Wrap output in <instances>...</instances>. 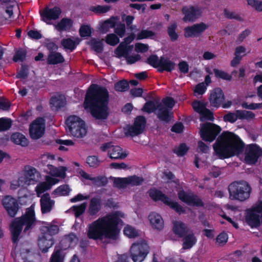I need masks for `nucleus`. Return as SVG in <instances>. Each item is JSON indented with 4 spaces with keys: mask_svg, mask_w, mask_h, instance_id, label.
I'll use <instances>...</instances> for the list:
<instances>
[{
    "mask_svg": "<svg viewBox=\"0 0 262 262\" xmlns=\"http://www.w3.org/2000/svg\"><path fill=\"white\" fill-rule=\"evenodd\" d=\"M100 149L103 151H107L108 156L112 159H123L127 156V154L122 147L111 143L103 144Z\"/></svg>",
    "mask_w": 262,
    "mask_h": 262,
    "instance_id": "9d476101",
    "label": "nucleus"
},
{
    "mask_svg": "<svg viewBox=\"0 0 262 262\" xmlns=\"http://www.w3.org/2000/svg\"><path fill=\"white\" fill-rule=\"evenodd\" d=\"M261 155L262 150L258 146L255 144L250 145L246 148L245 160L247 163L253 164L257 161L258 158Z\"/></svg>",
    "mask_w": 262,
    "mask_h": 262,
    "instance_id": "f3484780",
    "label": "nucleus"
},
{
    "mask_svg": "<svg viewBox=\"0 0 262 262\" xmlns=\"http://www.w3.org/2000/svg\"><path fill=\"white\" fill-rule=\"evenodd\" d=\"M173 231L176 234L180 236H183L190 231L187 226L180 221H176L173 223Z\"/></svg>",
    "mask_w": 262,
    "mask_h": 262,
    "instance_id": "c756f323",
    "label": "nucleus"
},
{
    "mask_svg": "<svg viewBox=\"0 0 262 262\" xmlns=\"http://www.w3.org/2000/svg\"><path fill=\"white\" fill-rule=\"evenodd\" d=\"M178 194L180 200L189 205L203 206L204 205L202 200L198 196L191 193H187L181 190L178 192Z\"/></svg>",
    "mask_w": 262,
    "mask_h": 262,
    "instance_id": "6ab92c4d",
    "label": "nucleus"
},
{
    "mask_svg": "<svg viewBox=\"0 0 262 262\" xmlns=\"http://www.w3.org/2000/svg\"><path fill=\"white\" fill-rule=\"evenodd\" d=\"M79 173L83 178L86 180H91L92 181V184L97 187L104 186L107 183V178L103 176L93 177L82 170H81L79 172Z\"/></svg>",
    "mask_w": 262,
    "mask_h": 262,
    "instance_id": "4be33fe9",
    "label": "nucleus"
},
{
    "mask_svg": "<svg viewBox=\"0 0 262 262\" xmlns=\"http://www.w3.org/2000/svg\"><path fill=\"white\" fill-rule=\"evenodd\" d=\"M114 185L115 187L122 188L128 186L127 178H117L114 180Z\"/></svg>",
    "mask_w": 262,
    "mask_h": 262,
    "instance_id": "8fccbe9b",
    "label": "nucleus"
},
{
    "mask_svg": "<svg viewBox=\"0 0 262 262\" xmlns=\"http://www.w3.org/2000/svg\"><path fill=\"white\" fill-rule=\"evenodd\" d=\"M40 178V173L34 167L26 165L23 170V176L20 181L25 182L26 185L35 184Z\"/></svg>",
    "mask_w": 262,
    "mask_h": 262,
    "instance_id": "9b49d317",
    "label": "nucleus"
},
{
    "mask_svg": "<svg viewBox=\"0 0 262 262\" xmlns=\"http://www.w3.org/2000/svg\"><path fill=\"white\" fill-rule=\"evenodd\" d=\"M48 168L49 170V173L55 177L64 178L66 177V171L67 168L64 166L56 167L51 164L48 165Z\"/></svg>",
    "mask_w": 262,
    "mask_h": 262,
    "instance_id": "7c9ffc66",
    "label": "nucleus"
},
{
    "mask_svg": "<svg viewBox=\"0 0 262 262\" xmlns=\"http://www.w3.org/2000/svg\"><path fill=\"white\" fill-rule=\"evenodd\" d=\"M127 185L130 186H138L140 185L144 181V179L142 177H137L136 176H133L127 177Z\"/></svg>",
    "mask_w": 262,
    "mask_h": 262,
    "instance_id": "79ce46f5",
    "label": "nucleus"
},
{
    "mask_svg": "<svg viewBox=\"0 0 262 262\" xmlns=\"http://www.w3.org/2000/svg\"><path fill=\"white\" fill-rule=\"evenodd\" d=\"M120 217H123V214L115 212L99 217L89 225L88 236L93 239L104 240V242L117 240L119 234L118 224Z\"/></svg>",
    "mask_w": 262,
    "mask_h": 262,
    "instance_id": "f257e3e1",
    "label": "nucleus"
},
{
    "mask_svg": "<svg viewBox=\"0 0 262 262\" xmlns=\"http://www.w3.org/2000/svg\"><path fill=\"white\" fill-rule=\"evenodd\" d=\"M156 108L157 109V116L160 120L166 122L170 121L172 114L168 108L161 103L157 105Z\"/></svg>",
    "mask_w": 262,
    "mask_h": 262,
    "instance_id": "393cba45",
    "label": "nucleus"
},
{
    "mask_svg": "<svg viewBox=\"0 0 262 262\" xmlns=\"http://www.w3.org/2000/svg\"><path fill=\"white\" fill-rule=\"evenodd\" d=\"M11 140L15 144L23 146H27L28 144V141L27 138L20 133H15L13 134L11 136Z\"/></svg>",
    "mask_w": 262,
    "mask_h": 262,
    "instance_id": "473e14b6",
    "label": "nucleus"
},
{
    "mask_svg": "<svg viewBox=\"0 0 262 262\" xmlns=\"http://www.w3.org/2000/svg\"><path fill=\"white\" fill-rule=\"evenodd\" d=\"M38 244L40 249L43 252H46L54 244L53 237L50 235H46V234H43L38 238Z\"/></svg>",
    "mask_w": 262,
    "mask_h": 262,
    "instance_id": "b1692460",
    "label": "nucleus"
},
{
    "mask_svg": "<svg viewBox=\"0 0 262 262\" xmlns=\"http://www.w3.org/2000/svg\"><path fill=\"white\" fill-rule=\"evenodd\" d=\"M221 131L219 126L211 123L202 124L200 126V135L205 141L212 142Z\"/></svg>",
    "mask_w": 262,
    "mask_h": 262,
    "instance_id": "0eeeda50",
    "label": "nucleus"
},
{
    "mask_svg": "<svg viewBox=\"0 0 262 262\" xmlns=\"http://www.w3.org/2000/svg\"><path fill=\"white\" fill-rule=\"evenodd\" d=\"M2 204L10 217H14L19 208L18 203L14 198L7 195L5 196L2 200Z\"/></svg>",
    "mask_w": 262,
    "mask_h": 262,
    "instance_id": "a211bd4d",
    "label": "nucleus"
},
{
    "mask_svg": "<svg viewBox=\"0 0 262 262\" xmlns=\"http://www.w3.org/2000/svg\"><path fill=\"white\" fill-rule=\"evenodd\" d=\"M243 143L237 136L231 132H224L217 139L213 147L221 159L238 155L243 151Z\"/></svg>",
    "mask_w": 262,
    "mask_h": 262,
    "instance_id": "7ed1b4c3",
    "label": "nucleus"
},
{
    "mask_svg": "<svg viewBox=\"0 0 262 262\" xmlns=\"http://www.w3.org/2000/svg\"><path fill=\"white\" fill-rule=\"evenodd\" d=\"M26 56V51L24 49H19L16 51L15 54L13 56V60L15 62L23 61Z\"/></svg>",
    "mask_w": 262,
    "mask_h": 262,
    "instance_id": "3c124183",
    "label": "nucleus"
},
{
    "mask_svg": "<svg viewBox=\"0 0 262 262\" xmlns=\"http://www.w3.org/2000/svg\"><path fill=\"white\" fill-rule=\"evenodd\" d=\"M49 189H50V185L46 181L40 183L35 188V191L38 197L40 196L41 194Z\"/></svg>",
    "mask_w": 262,
    "mask_h": 262,
    "instance_id": "a18cd8bd",
    "label": "nucleus"
},
{
    "mask_svg": "<svg viewBox=\"0 0 262 262\" xmlns=\"http://www.w3.org/2000/svg\"><path fill=\"white\" fill-rule=\"evenodd\" d=\"M174 65L175 64L171 61L163 57H161L160 59L159 67H163L165 71L170 72L174 69Z\"/></svg>",
    "mask_w": 262,
    "mask_h": 262,
    "instance_id": "58836bf2",
    "label": "nucleus"
},
{
    "mask_svg": "<svg viewBox=\"0 0 262 262\" xmlns=\"http://www.w3.org/2000/svg\"><path fill=\"white\" fill-rule=\"evenodd\" d=\"M200 120L204 121L205 120L212 121L213 116L212 112L206 108L200 114Z\"/></svg>",
    "mask_w": 262,
    "mask_h": 262,
    "instance_id": "4d7b16f0",
    "label": "nucleus"
},
{
    "mask_svg": "<svg viewBox=\"0 0 262 262\" xmlns=\"http://www.w3.org/2000/svg\"><path fill=\"white\" fill-rule=\"evenodd\" d=\"M225 16L229 19H235L237 20L242 21L244 19L239 14H237L234 11H230L228 10H224Z\"/></svg>",
    "mask_w": 262,
    "mask_h": 262,
    "instance_id": "864d4df0",
    "label": "nucleus"
},
{
    "mask_svg": "<svg viewBox=\"0 0 262 262\" xmlns=\"http://www.w3.org/2000/svg\"><path fill=\"white\" fill-rule=\"evenodd\" d=\"M60 14V9L57 7H55L52 9L46 8L41 15L43 21L48 24H51V20L58 18Z\"/></svg>",
    "mask_w": 262,
    "mask_h": 262,
    "instance_id": "aec40b11",
    "label": "nucleus"
},
{
    "mask_svg": "<svg viewBox=\"0 0 262 262\" xmlns=\"http://www.w3.org/2000/svg\"><path fill=\"white\" fill-rule=\"evenodd\" d=\"M115 24V19L113 18H111L105 21L101 27L102 33H105L108 31L110 28H114Z\"/></svg>",
    "mask_w": 262,
    "mask_h": 262,
    "instance_id": "37998d69",
    "label": "nucleus"
},
{
    "mask_svg": "<svg viewBox=\"0 0 262 262\" xmlns=\"http://www.w3.org/2000/svg\"><path fill=\"white\" fill-rule=\"evenodd\" d=\"M248 4L258 12L262 11V1L258 0H247Z\"/></svg>",
    "mask_w": 262,
    "mask_h": 262,
    "instance_id": "e2e57ef3",
    "label": "nucleus"
},
{
    "mask_svg": "<svg viewBox=\"0 0 262 262\" xmlns=\"http://www.w3.org/2000/svg\"><path fill=\"white\" fill-rule=\"evenodd\" d=\"M227 234L225 232L220 233L216 238V244L219 246L224 245L228 241Z\"/></svg>",
    "mask_w": 262,
    "mask_h": 262,
    "instance_id": "5fc2aeb1",
    "label": "nucleus"
},
{
    "mask_svg": "<svg viewBox=\"0 0 262 262\" xmlns=\"http://www.w3.org/2000/svg\"><path fill=\"white\" fill-rule=\"evenodd\" d=\"M105 42L108 45L114 46L119 42V38L114 33L109 34L105 37Z\"/></svg>",
    "mask_w": 262,
    "mask_h": 262,
    "instance_id": "09e8293b",
    "label": "nucleus"
},
{
    "mask_svg": "<svg viewBox=\"0 0 262 262\" xmlns=\"http://www.w3.org/2000/svg\"><path fill=\"white\" fill-rule=\"evenodd\" d=\"M103 39L100 40L98 39L92 38L88 44L91 47L92 49L97 53H101L103 51Z\"/></svg>",
    "mask_w": 262,
    "mask_h": 262,
    "instance_id": "c9c22d12",
    "label": "nucleus"
},
{
    "mask_svg": "<svg viewBox=\"0 0 262 262\" xmlns=\"http://www.w3.org/2000/svg\"><path fill=\"white\" fill-rule=\"evenodd\" d=\"M45 129V120L38 118L35 120L30 126V135L34 139L40 138L44 134Z\"/></svg>",
    "mask_w": 262,
    "mask_h": 262,
    "instance_id": "dca6fc26",
    "label": "nucleus"
},
{
    "mask_svg": "<svg viewBox=\"0 0 262 262\" xmlns=\"http://www.w3.org/2000/svg\"><path fill=\"white\" fill-rule=\"evenodd\" d=\"M128 83L126 80H121L117 82L115 85V89L119 92H124L128 90Z\"/></svg>",
    "mask_w": 262,
    "mask_h": 262,
    "instance_id": "6e6d98bb",
    "label": "nucleus"
},
{
    "mask_svg": "<svg viewBox=\"0 0 262 262\" xmlns=\"http://www.w3.org/2000/svg\"><path fill=\"white\" fill-rule=\"evenodd\" d=\"M213 72L215 76L217 78H220L226 80H230L231 79V76L224 71L214 69H213Z\"/></svg>",
    "mask_w": 262,
    "mask_h": 262,
    "instance_id": "bf43d9fd",
    "label": "nucleus"
},
{
    "mask_svg": "<svg viewBox=\"0 0 262 262\" xmlns=\"http://www.w3.org/2000/svg\"><path fill=\"white\" fill-rule=\"evenodd\" d=\"M238 119L237 115V111L235 113H229L226 114L224 117V119L225 121H228L231 123L235 122Z\"/></svg>",
    "mask_w": 262,
    "mask_h": 262,
    "instance_id": "774afa93",
    "label": "nucleus"
},
{
    "mask_svg": "<svg viewBox=\"0 0 262 262\" xmlns=\"http://www.w3.org/2000/svg\"><path fill=\"white\" fill-rule=\"evenodd\" d=\"M101 208V201L98 197L93 198L89 203L88 212L91 215H96Z\"/></svg>",
    "mask_w": 262,
    "mask_h": 262,
    "instance_id": "a878e982",
    "label": "nucleus"
},
{
    "mask_svg": "<svg viewBox=\"0 0 262 262\" xmlns=\"http://www.w3.org/2000/svg\"><path fill=\"white\" fill-rule=\"evenodd\" d=\"M42 213H47L51 211L55 204L54 201L51 199L49 193L43 194L40 200Z\"/></svg>",
    "mask_w": 262,
    "mask_h": 262,
    "instance_id": "5701e85b",
    "label": "nucleus"
},
{
    "mask_svg": "<svg viewBox=\"0 0 262 262\" xmlns=\"http://www.w3.org/2000/svg\"><path fill=\"white\" fill-rule=\"evenodd\" d=\"M177 27V24L174 23L170 25L167 29L168 34L172 41L177 40L178 37V35L176 32Z\"/></svg>",
    "mask_w": 262,
    "mask_h": 262,
    "instance_id": "13d9d810",
    "label": "nucleus"
},
{
    "mask_svg": "<svg viewBox=\"0 0 262 262\" xmlns=\"http://www.w3.org/2000/svg\"><path fill=\"white\" fill-rule=\"evenodd\" d=\"M126 47L124 42H121L116 49L115 53L118 57H124L127 55Z\"/></svg>",
    "mask_w": 262,
    "mask_h": 262,
    "instance_id": "49530a36",
    "label": "nucleus"
},
{
    "mask_svg": "<svg viewBox=\"0 0 262 262\" xmlns=\"http://www.w3.org/2000/svg\"><path fill=\"white\" fill-rule=\"evenodd\" d=\"M182 12L184 15L182 19L184 22H194L201 17L202 11L198 6L190 5L184 6Z\"/></svg>",
    "mask_w": 262,
    "mask_h": 262,
    "instance_id": "2eb2a0df",
    "label": "nucleus"
},
{
    "mask_svg": "<svg viewBox=\"0 0 262 262\" xmlns=\"http://www.w3.org/2000/svg\"><path fill=\"white\" fill-rule=\"evenodd\" d=\"M41 230L43 234H46V235H50L52 237V235L58 233L59 228L57 225L45 226L41 227Z\"/></svg>",
    "mask_w": 262,
    "mask_h": 262,
    "instance_id": "e433bc0d",
    "label": "nucleus"
},
{
    "mask_svg": "<svg viewBox=\"0 0 262 262\" xmlns=\"http://www.w3.org/2000/svg\"><path fill=\"white\" fill-rule=\"evenodd\" d=\"M124 233L129 238H134L139 236V232L130 226H126L124 229Z\"/></svg>",
    "mask_w": 262,
    "mask_h": 262,
    "instance_id": "c03bdc74",
    "label": "nucleus"
},
{
    "mask_svg": "<svg viewBox=\"0 0 262 262\" xmlns=\"http://www.w3.org/2000/svg\"><path fill=\"white\" fill-rule=\"evenodd\" d=\"M64 61V58L62 55L58 52H51L48 58V63L49 64H55L59 63H62Z\"/></svg>",
    "mask_w": 262,
    "mask_h": 262,
    "instance_id": "72a5a7b5",
    "label": "nucleus"
},
{
    "mask_svg": "<svg viewBox=\"0 0 262 262\" xmlns=\"http://www.w3.org/2000/svg\"><path fill=\"white\" fill-rule=\"evenodd\" d=\"M78 242V238L74 233L65 235L60 242L61 247L67 249L75 245Z\"/></svg>",
    "mask_w": 262,
    "mask_h": 262,
    "instance_id": "bb28decb",
    "label": "nucleus"
},
{
    "mask_svg": "<svg viewBox=\"0 0 262 262\" xmlns=\"http://www.w3.org/2000/svg\"><path fill=\"white\" fill-rule=\"evenodd\" d=\"M237 115L239 119H246L248 121H250L255 117L253 112L246 110H237Z\"/></svg>",
    "mask_w": 262,
    "mask_h": 262,
    "instance_id": "a19ab883",
    "label": "nucleus"
},
{
    "mask_svg": "<svg viewBox=\"0 0 262 262\" xmlns=\"http://www.w3.org/2000/svg\"><path fill=\"white\" fill-rule=\"evenodd\" d=\"M146 124L144 117L138 116L135 118L134 124L127 126L125 128L126 136L134 137L143 133Z\"/></svg>",
    "mask_w": 262,
    "mask_h": 262,
    "instance_id": "f8f14e48",
    "label": "nucleus"
},
{
    "mask_svg": "<svg viewBox=\"0 0 262 262\" xmlns=\"http://www.w3.org/2000/svg\"><path fill=\"white\" fill-rule=\"evenodd\" d=\"M86 207V204L83 203L79 206H73L72 209L74 212L75 215L76 217H78L84 212Z\"/></svg>",
    "mask_w": 262,
    "mask_h": 262,
    "instance_id": "603ef678",
    "label": "nucleus"
},
{
    "mask_svg": "<svg viewBox=\"0 0 262 262\" xmlns=\"http://www.w3.org/2000/svg\"><path fill=\"white\" fill-rule=\"evenodd\" d=\"M192 106L195 112L201 114L206 108V104L203 102L195 101L192 103Z\"/></svg>",
    "mask_w": 262,
    "mask_h": 262,
    "instance_id": "680f3d73",
    "label": "nucleus"
},
{
    "mask_svg": "<svg viewBox=\"0 0 262 262\" xmlns=\"http://www.w3.org/2000/svg\"><path fill=\"white\" fill-rule=\"evenodd\" d=\"M228 189L229 198L240 201H244L248 199L251 190L249 184L244 181L231 183L229 186Z\"/></svg>",
    "mask_w": 262,
    "mask_h": 262,
    "instance_id": "39448f33",
    "label": "nucleus"
},
{
    "mask_svg": "<svg viewBox=\"0 0 262 262\" xmlns=\"http://www.w3.org/2000/svg\"><path fill=\"white\" fill-rule=\"evenodd\" d=\"M152 227L157 230H161L164 226V221L161 215L157 213L152 212L148 216Z\"/></svg>",
    "mask_w": 262,
    "mask_h": 262,
    "instance_id": "cd10ccee",
    "label": "nucleus"
},
{
    "mask_svg": "<svg viewBox=\"0 0 262 262\" xmlns=\"http://www.w3.org/2000/svg\"><path fill=\"white\" fill-rule=\"evenodd\" d=\"M50 103L55 108H59L65 105L66 98L61 95L55 96L51 98Z\"/></svg>",
    "mask_w": 262,
    "mask_h": 262,
    "instance_id": "f704fd0d",
    "label": "nucleus"
},
{
    "mask_svg": "<svg viewBox=\"0 0 262 262\" xmlns=\"http://www.w3.org/2000/svg\"><path fill=\"white\" fill-rule=\"evenodd\" d=\"M70 190L69 186L64 185L58 187L54 191L53 193L59 195H66L69 193Z\"/></svg>",
    "mask_w": 262,
    "mask_h": 262,
    "instance_id": "338daca9",
    "label": "nucleus"
},
{
    "mask_svg": "<svg viewBox=\"0 0 262 262\" xmlns=\"http://www.w3.org/2000/svg\"><path fill=\"white\" fill-rule=\"evenodd\" d=\"M225 99L224 95L220 88L214 89L211 93L209 97L210 104L214 107H219Z\"/></svg>",
    "mask_w": 262,
    "mask_h": 262,
    "instance_id": "412c9836",
    "label": "nucleus"
},
{
    "mask_svg": "<svg viewBox=\"0 0 262 262\" xmlns=\"http://www.w3.org/2000/svg\"><path fill=\"white\" fill-rule=\"evenodd\" d=\"M108 92L106 89L96 85H91L87 92L84 106L90 107L92 116L98 121L107 118L109 114Z\"/></svg>",
    "mask_w": 262,
    "mask_h": 262,
    "instance_id": "f03ea898",
    "label": "nucleus"
},
{
    "mask_svg": "<svg viewBox=\"0 0 262 262\" xmlns=\"http://www.w3.org/2000/svg\"><path fill=\"white\" fill-rule=\"evenodd\" d=\"M11 126L10 119L1 118L0 119V131H5L8 129Z\"/></svg>",
    "mask_w": 262,
    "mask_h": 262,
    "instance_id": "0e129e2a",
    "label": "nucleus"
},
{
    "mask_svg": "<svg viewBox=\"0 0 262 262\" xmlns=\"http://www.w3.org/2000/svg\"><path fill=\"white\" fill-rule=\"evenodd\" d=\"M209 26L203 22L194 24L185 27L184 29V36L186 38L199 37L208 29Z\"/></svg>",
    "mask_w": 262,
    "mask_h": 262,
    "instance_id": "4468645a",
    "label": "nucleus"
},
{
    "mask_svg": "<svg viewBox=\"0 0 262 262\" xmlns=\"http://www.w3.org/2000/svg\"><path fill=\"white\" fill-rule=\"evenodd\" d=\"M76 41H78V39H76V40H73L71 38L63 39L61 41V45L64 48L72 51L75 48L76 46L79 43L78 41L76 42Z\"/></svg>",
    "mask_w": 262,
    "mask_h": 262,
    "instance_id": "4c0bfd02",
    "label": "nucleus"
},
{
    "mask_svg": "<svg viewBox=\"0 0 262 262\" xmlns=\"http://www.w3.org/2000/svg\"><path fill=\"white\" fill-rule=\"evenodd\" d=\"M67 124L71 134L75 137L81 138L87 134L84 122L76 116H70L67 120Z\"/></svg>",
    "mask_w": 262,
    "mask_h": 262,
    "instance_id": "423d86ee",
    "label": "nucleus"
},
{
    "mask_svg": "<svg viewBox=\"0 0 262 262\" xmlns=\"http://www.w3.org/2000/svg\"><path fill=\"white\" fill-rule=\"evenodd\" d=\"M0 14L5 20L12 17L13 11L19 9L15 0H0Z\"/></svg>",
    "mask_w": 262,
    "mask_h": 262,
    "instance_id": "ddd939ff",
    "label": "nucleus"
},
{
    "mask_svg": "<svg viewBox=\"0 0 262 262\" xmlns=\"http://www.w3.org/2000/svg\"><path fill=\"white\" fill-rule=\"evenodd\" d=\"M65 255L61 250H56L54 251L50 259V262H63Z\"/></svg>",
    "mask_w": 262,
    "mask_h": 262,
    "instance_id": "ea45409f",
    "label": "nucleus"
},
{
    "mask_svg": "<svg viewBox=\"0 0 262 262\" xmlns=\"http://www.w3.org/2000/svg\"><path fill=\"white\" fill-rule=\"evenodd\" d=\"M186 234L183 239V248L184 249L191 248L196 242V238L192 231H190Z\"/></svg>",
    "mask_w": 262,
    "mask_h": 262,
    "instance_id": "2f4dec72",
    "label": "nucleus"
},
{
    "mask_svg": "<svg viewBox=\"0 0 262 262\" xmlns=\"http://www.w3.org/2000/svg\"><path fill=\"white\" fill-rule=\"evenodd\" d=\"M149 195L154 200L161 201L165 204L169 206L170 208H172L179 213L184 212L185 211L183 208L177 202L171 201L169 198L166 196L164 194L162 193L161 191L158 190L156 189H150L149 191Z\"/></svg>",
    "mask_w": 262,
    "mask_h": 262,
    "instance_id": "6e6552de",
    "label": "nucleus"
},
{
    "mask_svg": "<svg viewBox=\"0 0 262 262\" xmlns=\"http://www.w3.org/2000/svg\"><path fill=\"white\" fill-rule=\"evenodd\" d=\"M34 212L32 210H28L26 213L21 217L14 219L10 224V230L12 236V241L16 243L24 227V232L29 233L30 230L35 225Z\"/></svg>",
    "mask_w": 262,
    "mask_h": 262,
    "instance_id": "20e7f679",
    "label": "nucleus"
},
{
    "mask_svg": "<svg viewBox=\"0 0 262 262\" xmlns=\"http://www.w3.org/2000/svg\"><path fill=\"white\" fill-rule=\"evenodd\" d=\"M148 246L145 242L133 244L130 248V253L134 261H142L148 253Z\"/></svg>",
    "mask_w": 262,
    "mask_h": 262,
    "instance_id": "1a4fd4ad",
    "label": "nucleus"
},
{
    "mask_svg": "<svg viewBox=\"0 0 262 262\" xmlns=\"http://www.w3.org/2000/svg\"><path fill=\"white\" fill-rule=\"evenodd\" d=\"M73 25V21L68 18H63L56 24L54 25L55 28L59 32L67 31L71 29Z\"/></svg>",
    "mask_w": 262,
    "mask_h": 262,
    "instance_id": "c85d7f7f",
    "label": "nucleus"
},
{
    "mask_svg": "<svg viewBox=\"0 0 262 262\" xmlns=\"http://www.w3.org/2000/svg\"><path fill=\"white\" fill-rule=\"evenodd\" d=\"M56 142L57 143L60 144V145L58 147V149L60 150H68V148L67 147H66L65 146H64L63 145L72 146L74 144V142L71 140H63L59 139L56 141Z\"/></svg>",
    "mask_w": 262,
    "mask_h": 262,
    "instance_id": "052dcab7",
    "label": "nucleus"
},
{
    "mask_svg": "<svg viewBox=\"0 0 262 262\" xmlns=\"http://www.w3.org/2000/svg\"><path fill=\"white\" fill-rule=\"evenodd\" d=\"M110 10V7L108 6H100L92 7L90 10L96 14H103L107 12Z\"/></svg>",
    "mask_w": 262,
    "mask_h": 262,
    "instance_id": "de8ad7c7",
    "label": "nucleus"
},
{
    "mask_svg": "<svg viewBox=\"0 0 262 262\" xmlns=\"http://www.w3.org/2000/svg\"><path fill=\"white\" fill-rule=\"evenodd\" d=\"M155 35V33L149 30H142L137 34V39H142L144 38H147L151 37Z\"/></svg>",
    "mask_w": 262,
    "mask_h": 262,
    "instance_id": "69168bd1",
    "label": "nucleus"
}]
</instances>
